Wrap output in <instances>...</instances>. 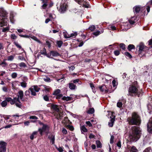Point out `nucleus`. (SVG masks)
I'll return each instance as SVG.
<instances>
[{
	"label": "nucleus",
	"instance_id": "47",
	"mask_svg": "<svg viewBox=\"0 0 152 152\" xmlns=\"http://www.w3.org/2000/svg\"><path fill=\"white\" fill-rule=\"evenodd\" d=\"M56 148L59 152H63L64 151L63 148L62 147H56Z\"/></svg>",
	"mask_w": 152,
	"mask_h": 152
},
{
	"label": "nucleus",
	"instance_id": "53",
	"mask_svg": "<svg viewBox=\"0 0 152 152\" xmlns=\"http://www.w3.org/2000/svg\"><path fill=\"white\" fill-rule=\"evenodd\" d=\"M9 30V27H7L5 28H3L2 31L4 32H5L7 31H8Z\"/></svg>",
	"mask_w": 152,
	"mask_h": 152
},
{
	"label": "nucleus",
	"instance_id": "39",
	"mask_svg": "<svg viewBox=\"0 0 152 152\" xmlns=\"http://www.w3.org/2000/svg\"><path fill=\"white\" fill-rule=\"evenodd\" d=\"M45 89L44 90L45 92H49L50 89V87L48 86H47L44 85Z\"/></svg>",
	"mask_w": 152,
	"mask_h": 152
},
{
	"label": "nucleus",
	"instance_id": "57",
	"mask_svg": "<svg viewBox=\"0 0 152 152\" xmlns=\"http://www.w3.org/2000/svg\"><path fill=\"white\" fill-rule=\"evenodd\" d=\"M114 139V137L113 136H111L110 140V143L111 144H112L113 142V140Z\"/></svg>",
	"mask_w": 152,
	"mask_h": 152
},
{
	"label": "nucleus",
	"instance_id": "33",
	"mask_svg": "<svg viewBox=\"0 0 152 152\" xmlns=\"http://www.w3.org/2000/svg\"><path fill=\"white\" fill-rule=\"evenodd\" d=\"M81 132H87V129L84 126H82L80 128Z\"/></svg>",
	"mask_w": 152,
	"mask_h": 152
},
{
	"label": "nucleus",
	"instance_id": "13",
	"mask_svg": "<svg viewBox=\"0 0 152 152\" xmlns=\"http://www.w3.org/2000/svg\"><path fill=\"white\" fill-rule=\"evenodd\" d=\"M152 118L150 119L148 124V132L151 133H152Z\"/></svg>",
	"mask_w": 152,
	"mask_h": 152
},
{
	"label": "nucleus",
	"instance_id": "12",
	"mask_svg": "<svg viewBox=\"0 0 152 152\" xmlns=\"http://www.w3.org/2000/svg\"><path fill=\"white\" fill-rule=\"evenodd\" d=\"M129 149L128 152H138V150L134 146H128L127 147Z\"/></svg>",
	"mask_w": 152,
	"mask_h": 152
},
{
	"label": "nucleus",
	"instance_id": "3",
	"mask_svg": "<svg viewBox=\"0 0 152 152\" xmlns=\"http://www.w3.org/2000/svg\"><path fill=\"white\" fill-rule=\"evenodd\" d=\"M127 121L129 124L132 125H139L141 123L140 117L137 113L135 112L132 113V117L129 118Z\"/></svg>",
	"mask_w": 152,
	"mask_h": 152
},
{
	"label": "nucleus",
	"instance_id": "26",
	"mask_svg": "<svg viewBox=\"0 0 152 152\" xmlns=\"http://www.w3.org/2000/svg\"><path fill=\"white\" fill-rule=\"evenodd\" d=\"M51 107L54 110L56 111L57 112H59V109L57 105H53Z\"/></svg>",
	"mask_w": 152,
	"mask_h": 152
},
{
	"label": "nucleus",
	"instance_id": "51",
	"mask_svg": "<svg viewBox=\"0 0 152 152\" xmlns=\"http://www.w3.org/2000/svg\"><path fill=\"white\" fill-rule=\"evenodd\" d=\"M43 99L45 100L46 101H49L48 97L47 95H45L43 96Z\"/></svg>",
	"mask_w": 152,
	"mask_h": 152
},
{
	"label": "nucleus",
	"instance_id": "60",
	"mask_svg": "<svg viewBox=\"0 0 152 152\" xmlns=\"http://www.w3.org/2000/svg\"><path fill=\"white\" fill-rule=\"evenodd\" d=\"M69 68L70 70L73 71L75 69V67L74 66H69Z\"/></svg>",
	"mask_w": 152,
	"mask_h": 152
},
{
	"label": "nucleus",
	"instance_id": "4",
	"mask_svg": "<svg viewBox=\"0 0 152 152\" xmlns=\"http://www.w3.org/2000/svg\"><path fill=\"white\" fill-rule=\"evenodd\" d=\"M18 98H14L13 99H12L10 98V103L11 104H13L14 103L18 101L19 102V99H20L22 101L26 102L28 100L27 97H23V93L22 91L20 90L18 92Z\"/></svg>",
	"mask_w": 152,
	"mask_h": 152
},
{
	"label": "nucleus",
	"instance_id": "35",
	"mask_svg": "<svg viewBox=\"0 0 152 152\" xmlns=\"http://www.w3.org/2000/svg\"><path fill=\"white\" fill-rule=\"evenodd\" d=\"M15 104V105L18 107L19 108H21L22 107V104L20 103V100L19 101V102L17 101L15 102L14 103Z\"/></svg>",
	"mask_w": 152,
	"mask_h": 152
},
{
	"label": "nucleus",
	"instance_id": "2",
	"mask_svg": "<svg viewBox=\"0 0 152 152\" xmlns=\"http://www.w3.org/2000/svg\"><path fill=\"white\" fill-rule=\"evenodd\" d=\"M129 94L131 96L134 95H137L138 97L142 95V89L139 90V86L137 85L130 86L129 88Z\"/></svg>",
	"mask_w": 152,
	"mask_h": 152
},
{
	"label": "nucleus",
	"instance_id": "32",
	"mask_svg": "<svg viewBox=\"0 0 152 152\" xmlns=\"http://www.w3.org/2000/svg\"><path fill=\"white\" fill-rule=\"evenodd\" d=\"M128 50L129 51H131V50L132 49H134L135 48V46L133 45H129L128 47Z\"/></svg>",
	"mask_w": 152,
	"mask_h": 152
},
{
	"label": "nucleus",
	"instance_id": "31",
	"mask_svg": "<svg viewBox=\"0 0 152 152\" xmlns=\"http://www.w3.org/2000/svg\"><path fill=\"white\" fill-rule=\"evenodd\" d=\"M0 145H1L0 147H6L7 143L6 142L3 141H0Z\"/></svg>",
	"mask_w": 152,
	"mask_h": 152
},
{
	"label": "nucleus",
	"instance_id": "22",
	"mask_svg": "<svg viewBox=\"0 0 152 152\" xmlns=\"http://www.w3.org/2000/svg\"><path fill=\"white\" fill-rule=\"evenodd\" d=\"M69 87L72 90L75 89L76 88V86L72 83H70L69 84Z\"/></svg>",
	"mask_w": 152,
	"mask_h": 152
},
{
	"label": "nucleus",
	"instance_id": "63",
	"mask_svg": "<svg viewBox=\"0 0 152 152\" xmlns=\"http://www.w3.org/2000/svg\"><path fill=\"white\" fill-rule=\"evenodd\" d=\"M11 38L13 39H15L17 38V37L15 34H13L11 35Z\"/></svg>",
	"mask_w": 152,
	"mask_h": 152
},
{
	"label": "nucleus",
	"instance_id": "7",
	"mask_svg": "<svg viewBox=\"0 0 152 152\" xmlns=\"http://www.w3.org/2000/svg\"><path fill=\"white\" fill-rule=\"evenodd\" d=\"M145 46L142 43H140L137 47V49L138 50V54L140 55L144 50Z\"/></svg>",
	"mask_w": 152,
	"mask_h": 152
},
{
	"label": "nucleus",
	"instance_id": "37",
	"mask_svg": "<svg viewBox=\"0 0 152 152\" xmlns=\"http://www.w3.org/2000/svg\"><path fill=\"white\" fill-rule=\"evenodd\" d=\"M46 53V50L45 48H43V49L40 51V53L42 55H43L45 56Z\"/></svg>",
	"mask_w": 152,
	"mask_h": 152
},
{
	"label": "nucleus",
	"instance_id": "61",
	"mask_svg": "<svg viewBox=\"0 0 152 152\" xmlns=\"http://www.w3.org/2000/svg\"><path fill=\"white\" fill-rule=\"evenodd\" d=\"M62 132L64 134H66L67 133V131L66 130L65 128H63Z\"/></svg>",
	"mask_w": 152,
	"mask_h": 152
},
{
	"label": "nucleus",
	"instance_id": "1",
	"mask_svg": "<svg viewBox=\"0 0 152 152\" xmlns=\"http://www.w3.org/2000/svg\"><path fill=\"white\" fill-rule=\"evenodd\" d=\"M140 128L135 126H133L129 134V139L131 141L136 142L140 137Z\"/></svg>",
	"mask_w": 152,
	"mask_h": 152
},
{
	"label": "nucleus",
	"instance_id": "29",
	"mask_svg": "<svg viewBox=\"0 0 152 152\" xmlns=\"http://www.w3.org/2000/svg\"><path fill=\"white\" fill-rule=\"evenodd\" d=\"M94 112V110L93 108H89L87 112V113L89 114H92Z\"/></svg>",
	"mask_w": 152,
	"mask_h": 152
},
{
	"label": "nucleus",
	"instance_id": "9",
	"mask_svg": "<svg viewBox=\"0 0 152 152\" xmlns=\"http://www.w3.org/2000/svg\"><path fill=\"white\" fill-rule=\"evenodd\" d=\"M75 1L79 4L83 5V7L88 8V4L84 0H75Z\"/></svg>",
	"mask_w": 152,
	"mask_h": 152
},
{
	"label": "nucleus",
	"instance_id": "14",
	"mask_svg": "<svg viewBox=\"0 0 152 152\" xmlns=\"http://www.w3.org/2000/svg\"><path fill=\"white\" fill-rule=\"evenodd\" d=\"M7 14L3 8L0 7V17H5Z\"/></svg>",
	"mask_w": 152,
	"mask_h": 152
},
{
	"label": "nucleus",
	"instance_id": "40",
	"mask_svg": "<svg viewBox=\"0 0 152 152\" xmlns=\"http://www.w3.org/2000/svg\"><path fill=\"white\" fill-rule=\"evenodd\" d=\"M143 152H152V150L150 147L146 148Z\"/></svg>",
	"mask_w": 152,
	"mask_h": 152
},
{
	"label": "nucleus",
	"instance_id": "62",
	"mask_svg": "<svg viewBox=\"0 0 152 152\" xmlns=\"http://www.w3.org/2000/svg\"><path fill=\"white\" fill-rule=\"evenodd\" d=\"M117 145L120 148L121 147V142L120 141H119L117 144Z\"/></svg>",
	"mask_w": 152,
	"mask_h": 152
},
{
	"label": "nucleus",
	"instance_id": "18",
	"mask_svg": "<svg viewBox=\"0 0 152 152\" xmlns=\"http://www.w3.org/2000/svg\"><path fill=\"white\" fill-rule=\"evenodd\" d=\"M48 138L50 140V142H52V144H54L55 140V136L52 134L48 136Z\"/></svg>",
	"mask_w": 152,
	"mask_h": 152
},
{
	"label": "nucleus",
	"instance_id": "50",
	"mask_svg": "<svg viewBox=\"0 0 152 152\" xmlns=\"http://www.w3.org/2000/svg\"><path fill=\"white\" fill-rule=\"evenodd\" d=\"M29 119H30L37 120L38 119V118L35 116H31L29 117Z\"/></svg>",
	"mask_w": 152,
	"mask_h": 152
},
{
	"label": "nucleus",
	"instance_id": "49",
	"mask_svg": "<svg viewBox=\"0 0 152 152\" xmlns=\"http://www.w3.org/2000/svg\"><path fill=\"white\" fill-rule=\"evenodd\" d=\"M96 28L95 26L94 25H92L89 28V29L91 31H94Z\"/></svg>",
	"mask_w": 152,
	"mask_h": 152
},
{
	"label": "nucleus",
	"instance_id": "64",
	"mask_svg": "<svg viewBox=\"0 0 152 152\" xmlns=\"http://www.w3.org/2000/svg\"><path fill=\"white\" fill-rule=\"evenodd\" d=\"M79 79H77L75 80H73L72 81V82L73 83H77L79 82Z\"/></svg>",
	"mask_w": 152,
	"mask_h": 152
},
{
	"label": "nucleus",
	"instance_id": "46",
	"mask_svg": "<svg viewBox=\"0 0 152 152\" xmlns=\"http://www.w3.org/2000/svg\"><path fill=\"white\" fill-rule=\"evenodd\" d=\"M25 96L27 97H26L27 98V96H30V91L29 90L28 91H26L25 92Z\"/></svg>",
	"mask_w": 152,
	"mask_h": 152
},
{
	"label": "nucleus",
	"instance_id": "25",
	"mask_svg": "<svg viewBox=\"0 0 152 152\" xmlns=\"http://www.w3.org/2000/svg\"><path fill=\"white\" fill-rule=\"evenodd\" d=\"M140 7L139 6H136L133 8V11L134 12L138 13L140 11Z\"/></svg>",
	"mask_w": 152,
	"mask_h": 152
},
{
	"label": "nucleus",
	"instance_id": "20",
	"mask_svg": "<svg viewBox=\"0 0 152 152\" xmlns=\"http://www.w3.org/2000/svg\"><path fill=\"white\" fill-rule=\"evenodd\" d=\"M42 1V3L43 4L42 6V8L43 9H45L47 6V0H41Z\"/></svg>",
	"mask_w": 152,
	"mask_h": 152
},
{
	"label": "nucleus",
	"instance_id": "15",
	"mask_svg": "<svg viewBox=\"0 0 152 152\" xmlns=\"http://www.w3.org/2000/svg\"><path fill=\"white\" fill-rule=\"evenodd\" d=\"M99 88L101 91L102 92L104 91L105 93H107L108 91V89L107 88L106 86L104 85H103L99 86Z\"/></svg>",
	"mask_w": 152,
	"mask_h": 152
},
{
	"label": "nucleus",
	"instance_id": "56",
	"mask_svg": "<svg viewBox=\"0 0 152 152\" xmlns=\"http://www.w3.org/2000/svg\"><path fill=\"white\" fill-rule=\"evenodd\" d=\"M117 107L119 108L121 107H122V103L121 102H118L117 103Z\"/></svg>",
	"mask_w": 152,
	"mask_h": 152
},
{
	"label": "nucleus",
	"instance_id": "24",
	"mask_svg": "<svg viewBox=\"0 0 152 152\" xmlns=\"http://www.w3.org/2000/svg\"><path fill=\"white\" fill-rule=\"evenodd\" d=\"M57 113L56 114V118L58 119H62V113L57 112Z\"/></svg>",
	"mask_w": 152,
	"mask_h": 152
},
{
	"label": "nucleus",
	"instance_id": "36",
	"mask_svg": "<svg viewBox=\"0 0 152 152\" xmlns=\"http://www.w3.org/2000/svg\"><path fill=\"white\" fill-rule=\"evenodd\" d=\"M63 42L61 41H57L56 42V44L59 48H60L63 44Z\"/></svg>",
	"mask_w": 152,
	"mask_h": 152
},
{
	"label": "nucleus",
	"instance_id": "23",
	"mask_svg": "<svg viewBox=\"0 0 152 152\" xmlns=\"http://www.w3.org/2000/svg\"><path fill=\"white\" fill-rule=\"evenodd\" d=\"M37 133V131L34 132L30 136V139L33 140L34 138L36 137Z\"/></svg>",
	"mask_w": 152,
	"mask_h": 152
},
{
	"label": "nucleus",
	"instance_id": "55",
	"mask_svg": "<svg viewBox=\"0 0 152 152\" xmlns=\"http://www.w3.org/2000/svg\"><path fill=\"white\" fill-rule=\"evenodd\" d=\"M114 53L115 56H118L120 54V52L118 50H115L114 51Z\"/></svg>",
	"mask_w": 152,
	"mask_h": 152
},
{
	"label": "nucleus",
	"instance_id": "10",
	"mask_svg": "<svg viewBox=\"0 0 152 152\" xmlns=\"http://www.w3.org/2000/svg\"><path fill=\"white\" fill-rule=\"evenodd\" d=\"M60 90L59 89H57L54 91L53 94L57 96L56 99H60L63 96L62 94H60Z\"/></svg>",
	"mask_w": 152,
	"mask_h": 152
},
{
	"label": "nucleus",
	"instance_id": "11",
	"mask_svg": "<svg viewBox=\"0 0 152 152\" xmlns=\"http://www.w3.org/2000/svg\"><path fill=\"white\" fill-rule=\"evenodd\" d=\"M67 7V6L65 3L61 4L59 10L61 13H64L66 10Z\"/></svg>",
	"mask_w": 152,
	"mask_h": 152
},
{
	"label": "nucleus",
	"instance_id": "41",
	"mask_svg": "<svg viewBox=\"0 0 152 152\" xmlns=\"http://www.w3.org/2000/svg\"><path fill=\"white\" fill-rule=\"evenodd\" d=\"M21 86L23 88H26L27 86V83L25 81L20 83Z\"/></svg>",
	"mask_w": 152,
	"mask_h": 152
},
{
	"label": "nucleus",
	"instance_id": "27",
	"mask_svg": "<svg viewBox=\"0 0 152 152\" xmlns=\"http://www.w3.org/2000/svg\"><path fill=\"white\" fill-rule=\"evenodd\" d=\"M77 35L76 33L71 34L70 35H69L68 36H66V34L64 35V37L66 38H68L73 37H75Z\"/></svg>",
	"mask_w": 152,
	"mask_h": 152
},
{
	"label": "nucleus",
	"instance_id": "19",
	"mask_svg": "<svg viewBox=\"0 0 152 152\" xmlns=\"http://www.w3.org/2000/svg\"><path fill=\"white\" fill-rule=\"evenodd\" d=\"M50 53L54 57L58 56H60V54L59 53L55 50L50 51Z\"/></svg>",
	"mask_w": 152,
	"mask_h": 152
},
{
	"label": "nucleus",
	"instance_id": "44",
	"mask_svg": "<svg viewBox=\"0 0 152 152\" xmlns=\"http://www.w3.org/2000/svg\"><path fill=\"white\" fill-rule=\"evenodd\" d=\"M19 66L21 67H26V64L23 62H22L19 64Z\"/></svg>",
	"mask_w": 152,
	"mask_h": 152
},
{
	"label": "nucleus",
	"instance_id": "34",
	"mask_svg": "<svg viewBox=\"0 0 152 152\" xmlns=\"http://www.w3.org/2000/svg\"><path fill=\"white\" fill-rule=\"evenodd\" d=\"M96 144L97 147L98 148H101L102 147V144L101 142L99 140L96 141Z\"/></svg>",
	"mask_w": 152,
	"mask_h": 152
},
{
	"label": "nucleus",
	"instance_id": "21",
	"mask_svg": "<svg viewBox=\"0 0 152 152\" xmlns=\"http://www.w3.org/2000/svg\"><path fill=\"white\" fill-rule=\"evenodd\" d=\"M73 99V98L71 96H63L62 97V99L64 101H68Z\"/></svg>",
	"mask_w": 152,
	"mask_h": 152
},
{
	"label": "nucleus",
	"instance_id": "8",
	"mask_svg": "<svg viewBox=\"0 0 152 152\" xmlns=\"http://www.w3.org/2000/svg\"><path fill=\"white\" fill-rule=\"evenodd\" d=\"M115 116L113 115V113H111V116L110 117V120L108 123V125L110 127H112L113 126L115 121Z\"/></svg>",
	"mask_w": 152,
	"mask_h": 152
},
{
	"label": "nucleus",
	"instance_id": "42",
	"mask_svg": "<svg viewBox=\"0 0 152 152\" xmlns=\"http://www.w3.org/2000/svg\"><path fill=\"white\" fill-rule=\"evenodd\" d=\"M120 47L123 50H125L126 49L125 45L123 43H121L119 45Z\"/></svg>",
	"mask_w": 152,
	"mask_h": 152
},
{
	"label": "nucleus",
	"instance_id": "43",
	"mask_svg": "<svg viewBox=\"0 0 152 152\" xmlns=\"http://www.w3.org/2000/svg\"><path fill=\"white\" fill-rule=\"evenodd\" d=\"M6 151V147H0V152H5Z\"/></svg>",
	"mask_w": 152,
	"mask_h": 152
},
{
	"label": "nucleus",
	"instance_id": "30",
	"mask_svg": "<svg viewBox=\"0 0 152 152\" xmlns=\"http://www.w3.org/2000/svg\"><path fill=\"white\" fill-rule=\"evenodd\" d=\"M90 85L91 87V88L92 89L93 92L94 93H95L96 91V90L94 87V84L92 83H90Z\"/></svg>",
	"mask_w": 152,
	"mask_h": 152
},
{
	"label": "nucleus",
	"instance_id": "28",
	"mask_svg": "<svg viewBox=\"0 0 152 152\" xmlns=\"http://www.w3.org/2000/svg\"><path fill=\"white\" fill-rule=\"evenodd\" d=\"M104 32L103 29H102L100 31H97L96 32H94L93 33V34L95 35L96 36H97L99 35L100 34Z\"/></svg>",
	"mask_w": 152,
	"mask_h": 152
},
{
	"label": "nucleus",
	"instance_id": "16",
	"mask_svg": "<svg viewBox=\"0 0 152 152\" xmlns=\"http://www.w3.org/2000/svg\"><path fill=\"white\" fill-rule=\"evenodd\" d=\"M7 19L5 18H2V19L0 20V25L1 27L7 25Z\"/></svg>",
	"mask_w": 152,
	"mask_h": 152
},
{
	"label": "nucleus",
	"instance_id": "59",
	"mask_svg": "<svg viewBox=\"0 0 152 152\" xmlns=\"http://www.w3.org/2000/svg\"><path fill=\"white\" fill-rule=\"evenodd\" d=\"M86 124L88 125L89 127L92 126V125L90 121H86Z\"/></svg>",
	"mask_w": 152,
	"mask_h": 152
},
{
	"label": "nucleus",
	"instance_id": "38",
	"mask_svg": "<svg viewBox=\"0 0 152 152\" xmlns=\"http://www.w3.org/2000/svg\"><path fill=\"white\" fill-rule=\"evenodd\" d=\"M17 66L15 64H10V68L12 69H14L17 68Z\"/></svg>",
	"mask_w": 152,
	"mask_h": 152
},
{
	"label": "nucleus",
	"instance_id": "5",
	"mask_svg": "<svg viewBox=\"0 0 152 152\" xmlns=\"http://www.w3.org/2000/svg\"><path fill=\"white\" fill-rule=\"evenodd\" d=\"M49 126L48 125L45 124V125H43L42 128H39L38 131L39 132L40 134L42 136L43 135V132H45L48 134L49 132Z\"/></svg>",
	"mask_w": 152,
	"mask_h": 152
},
{
	"label": "nucleus",
	"instance_id": "6",
	"mask_svg": "<svg viewBox=\"0 0 152 152\" xmlns=\"http://www.w3.org/2000/svg\"><path fill=\"white\" fill-rule=\"evenodd\" d=\"M40 88L37 86H32L29 89L31 95L32 96H35L36 95V92H38L40 90Z\"/></svg>",
	"mask_w": 152,
	"mask_h": 152
},
{
	"label": "nucleus",
	"instance_id": "58",
	"mask_svg": "<svg viewBox=\"0 0 152 152\" xmlns=\"http://www.w3.org/2000/svg\"><path fill=\"white\" fill-rule=\"evenodd\" d=\"M109 28L110 30H114L116 29L115 27L114 26H111L110 27H109Z\"/></svg>",
	"mask_w": 152,
	"mask_h": 152
},
{
	"label": "nucleus",
	"instance_id": "48",
	"mask_svg": "<svg viewBox=\"0 0 152 152\" xmlns=\"http://www.w3.org/2000/svg\"><path fill=\"white\" fill-rule=\"evenodd\" d=\"M67 128L69 129L71 131H73L74 130V128L73 126L70 125H68L67 126Z\"/></svg>",
	"mask_w": 152,
	"mask_h": 152
},
{
	"label": "nucleus",
	"instance_id": "45",
	"mask_svg": "<svg viewBox=\"0 0 152 152\" xmlns=\"http://www.w3.org/2000/svg\"><path fill=\"white\" fill-rule=\"evenodd\" d=\"M124 54L126 56L129 58H131L132 57L131 55L128 52H125Z\"/></svg>",
	"mask_w": 152,
	"mask_h": 152
},
{
	"label": "nucleus",
	"instance_id": "52",
	"mask_svg": "<svg viewBox=\"0 0 152 152\" xmlns=\"http://www.w3.org/2000/svg\"><path fill=\"white\" fill-rule=\"evenodd\" d=\"M15 45H16V46L19 49H21L22 47L17 42H14Z\"/></svg>",
	"mask_w": 152,
	"mask_h": 152
},
{
	"label": "nucleus",
	"instance_id": "17",
	"mask_svg": "<svg viewBox=\"0 0 152 152\" xmlns=\"http://www.w3.org/2000/svg\"><path fill=\"white\" fill-rule=\"evenodd\" d=\"M10 102V98H7L5 100L3 101L1 103V104L2 107H5L7 104V102Z\"/></svg>",
	"mask_w": 152,
	"mask_h": 152
},
{
	"label": "nucleus",
	"instance_id": "54",
	"mask_svg": "<svg viewBox=\"0 0 152 152\" xmlns=\"http://www.w3.org/2000/svg\"><path fill=\"white\" fill-rule=\"evenodd\" d=\"M17 75V74L16 73H13L11 75V76L13 78H16Z\"/></svg>",
	"mask_w": 152,
	"mask_h": 152
}]
</instances>
